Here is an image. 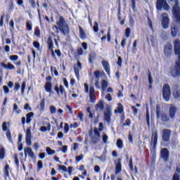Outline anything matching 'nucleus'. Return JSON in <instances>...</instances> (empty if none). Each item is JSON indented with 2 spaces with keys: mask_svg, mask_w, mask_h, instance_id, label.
<instances>
[{
  "mask_svg": "<svg viewBox=\"0 0 180 180\" xmlns=\"http://www.w3.org/2000/svg\"><path fill=\"white\" fill-rule=\"evenodd\" d=\"M24 154H25V155H28L29 157H30V158H33L34 157V152H33V150H32V148H30V147H27V148H25Z\"/></svg>",
  "mask_w": 180,
  "mask_h": 180,
  "instance_id": "26",
  "label": "nucleus"
},
{
  "mask_svg": "<svg viewBox=\"0 0 180 180\" xmlns=\"http://www.w3.org/2000/svg\"><path fill=\"white\" fill-rule=\"evenodd\" d=\"M40 108H39V110L41 112H43V110H44V108L46 106V99L43 98L41 101V103H40Z\"/></svg>",
  "mask_w": 180,
  "mask_h": 180,
  "instance_id": "37",
  "label": "nucleus"
},
{
  "mask_svg": "<svg viewBox=\"0 0 180 180\" xmlns=\"http://www.w3.org/2000/svg\"><path fill=\"white\" fill-rule=\"evenodd\" d=\"M34 34V36H37V37L40 36V28H39V27H35Z\"/></svg>",
  "mask_w": 180,
  "mask_h": 180,
  "instance_id": "45",
  "label": "nucleus"
},
{
  "mask_svg": "<svg viewBox=\"0 0 180 180\" xmlns=\"http://www.w3.org/2000/svg\"><path fill=\"white\" fill-rule=\"evenodd\" d=\"M64 130H65L64 131L65 134H67V133L70 131V126L68 125V123L65 124Z\"/></svg>",
  "mask_w": 180,
  "mask_h": 180,
  "instance_id": "58",
  "label": "nucleus"
},
{
  "mask_svg": "<svg viewBox=\"0 0 180 180\" xmlns=\"http://www.w3.org/2000/svg\"><path fill=\"white\" fill-rule=\"evenodd\" d=\"M37 167H38V169H41V168H43V161L39 160L37 162Z\"/></svg>",
  "mask_w": 180,
  "mask_h": 180,
  "instance_id": "63",
  "label": "nucleus"
},
{
  "mask_svg": "<svg viewBox=\"0 0 180 180\" xmlns=\"http://www.w3.org/2000/svg\"><path fill=\"white\" fill-rule=\"evenodd\" d=\"M171 129H164L162 131V139L165 143H168L169 139H171Z\"/></svg>",
  "mask_w": 180,
  "mask_h": 180,
  "instance_id": "12",
  "label": "nucleus"
},
{
  "mask_svg": "<svg viewBox=\"0 0 180 180\" xmlns=\"http://www.w3.org/2000/svg\"><path fill=\"white\" fill-rule=\"evenodd\" d=\"M77 117H78V119H79L80 122H84V113L83 112H79Z\"/></svg>",
  "mask_w": 180,
  "mask_h": 180,
  "instance_id": "61",
  "label": "nucleus"
},
{
  "mask_svg": "<svg viewBox=\"0 0 180 180\" xmlns=\"http://www.w3.org/2000/svg\"><path fill=\"white\" fill-rule=\"evenodd\" d=\"M65 108H66V109L68 110V112H69L70 115H73L74 111L72 110V108L70 105L66 104Z\"/></svg>",
  "mask_w": 180,
  "mask_h": 180,
  "instance_id": "51",
  "label": "nucleus"
},
{
  "mask_svg": "<svg viewBox=\"0 0 180 180\" xmlns=\"http://www.w3.org/2000/svg\"><path fill=\"white\" fill-rule=\"evenodd\" d=\"M89 98L91 103H95V102H96V98L95 97V88L92 86L89 88Z\"/></svg>",
  "mask_w": 180,
  "mask_h": 180,
  "instance_id": "23",
  "label": "nucleus"
},
{
  "mask_svg": "<svg viewBox=\"0 0 180 180\" xmlns=\"http://www.w3.org/2000/svg\"><path fill=\"white\" fill-rule=\"evenodd\" d=\"M148 84H149V86H148V89H153V76H151V72H148Z\"/></svg>",
  "mask_w": 180,
  "mask_h": 180,
  "instance_id": "33",
  "label": "nucleus"
},
{
  "mask_svg": "<svg viewBox=\"0 0 180 180\" xmlns=\"http://www.w3.org/2000/svg\"><path fill=\"white\" fill-rule=\"evenodd\" d=\"M178 108L174 104H170L169 108V115L166 112H161V106L160 105H156V117L160 119L163 123H168L170 119H175V115Z\"/></svg>",
  "mask_w": 180,
  "mask_h": 180,
  "instance_id": "1",
  "label": "nucleus"
},
{
  "mask_svg": "<svg viewBox=\"0 0 180 180\" xmlns=\"http://www.w3.org/2000/svg\"><path fill=\"white\" fill-rule=\"evenodd\" d=\"M79 68L74 66V71L77 78H79Z\"/></svg>",
  "mask_w": 180,
  "mask_h": 180,
  "instance_id": "46",
  "label": "nucleus"
},
{
  "mask_svg": "<svg viewBox=\"0 0 180 180\" xmlns=\"http://www.w3.org/2000/svg\"><path fill=\"white\" fill-rule=\"evenodd\" d=\"M101 64L107 75H108V77H110V65L109 64V62H108L107 60H102Z\"/></svg>",
  "mask_w": 180,
  "mask_h": 180,
  "instance_id": "20",
  "label": "nucleus"
},
{
  "mask_svg": "<svg viewBox=\"0 0 180 180\" xmlns=\"http://www.w3.org/2000/svg\"><path fill=\"white\" fill-rule=\"evenodd\" d=\"M7 124H8L6 123V122H3L2 130H3V131H6V136L8 141H10V143H12V134L11 133V130L8 129V126H6Z\"/></svg>",
  "mask_w": 180,
  "mask_h": 180,
  "instance_id": "15",
  "label": "nucleus"
},
{
  "mask_svg": "<svg viewBox=\"0 0 180 180\" xmlns=\"http://www.w3.org/2000/svg\"><path fill=\"white\" fill-rule=\"evenodd\" d=\"M9 169H11V167L7 163L6 164L4 168V174L5 179H6V178H11V175L9 174Z\"/></svg>",
  "mask_w": 180,
  "mask_h": 180,
  "instance_id": "27",
  "label": "nucleus"
},
{
  "mask_svg": "<svg viewBox=\"0 0 180 180\" xmlns=\"http://www.w3.org/2000/svg\"><path fill=\"white\" fill-rule=\"evenodd\" d=\"M94 75L95 78L98 80L99 79V78H101V77H106V74L103 70L102 71L96 70L94 72ZM98 80H96L95 82V86L97 89H100L101 86H99V80L98 81Z\"/></svg>",
  "mask_w": 180,
  "mask_h": 180,
  "instance_id": "8",
  "label": "nucleus"
},
{
  "mask_svg": "<svg viewBox=\"0 0 180 180\" xmlns=\"http://www.w3.org/2000/svg\"><path fill=\"white\" fill-rule=\"evenodd\" d=\"M79 30L80 39H82V40H85V39H86V34L85 33V31H84L82 27H81L80 25H79Z\"/></svg>",
  "mask_w": 180,
  "mask_h": 180,
  "instance_id": "29",
  "label": "nucleus"
},
{
  "mask_svg": "<svg viewBox=\"0 0 180 180\" xmlns=\"http://www.w3.org/2000/svg\"><path fill=\"white\" fill-rule=\"evenodd\" d=\"M53 27H56L57 30H60L65 36L70 34V27L63 16L59 17V20L56 21V25H54Z\"/></svg>",
  "mask_w": 180,
  "mask_h": 180,
  "instance_id": "3",
  "label": "nucleus"
},
{
  "mask_svg": "<svg viewBox=\"0 0 180 180\" xmlns=\"http://www.w3.org/2000/svg\"><path fill=\"white\" fill-rule=\"evenodd\" d=\"M131 109L133 111V113L134 115H137V113H139V109H137V108H136V106L132 105L131 106Z\"/></svg>",
  "mask_w": 180,
  "mask_h": 180,
  "instance_id": "54",
  "label": "nucleus"
},
{
  "mask_svg": "<svg viewBox=\"0 0 180 180\" xmlns=\"http://www.w3.org/2000/svg\"><path fill=\"white\" fill-rule=\"evenodd\" d=\"M48 49L49 50H53L54 44L53 43V39L51 37H49L47 40Z\"/></svg>",
  "mask_w": 180,
  "mask_h": 180,
  "instance_id": "32",
  "label": "nucleus"
},
{
  "mask_svg": "<svg viewBox=\"0 0 180 180\" xmlns=\"http://www.w3.org/2000/svg\"><path fill=\"white\" fill-rule=\"evenodd\" d=\"M13 158L15 160V165H17V167H19V159L18 158V153L14 154Z\"/></svg>",
  "mask_w": 180,
  "mask_h": 180,
  "instance_id": "49",
  "label": "nucleus"
},
{
  "mask_svg": "<svg viewBox=\"0 0 180 180\" xmlns=\"http://www.w3.org/2000/svg\"><path fill=\"white\" fill-rule=\"evenodd\" d=\"M20 89V84L19 83H15L13 91L14 92H18Z\"/></svg>",
  "mask_w": 180,
  "mask_h": 180,
  "instance_id": "53",
  "label": "nucleus"
},
{
  "mask_svg": "<svg viewBox=\"0 0 180 180\" xmlns=\"http://www.w3.org/2000/svg\"><path fill=\"white\" fill-rule=\"evenodd\" d=\"M96 60V53L95 52H91L89 55V62L90 64H94V61Z\"/></svg>",
  "mask_w": 180,
  "mask_h": 180,
  "instance_id": "31",
  "label": "nucleus"
},
{
  "mask_svg": "<svg viewBox=\"0 0 180 180\" xmlns=\"http://www.w3.org/2000/svg\"><path fill=\"white\" fill-rule=\"evenodd\" d=\"M46 151L48 155H54V154H56V151L54 150L51 149L50 147H46Z\"/></svg>",
  "mask_w": 180,
  "mask_h": 180,
  "instance_id": "38",
  "label": "nucleus"
},
{
  "mask_svg": "<svg viewBox=\"0 0 180 180\" xmlns=\"http://www.w3.org/2000/svg\"><path fill=\"white\" fill-rule=\"evenodd\" d=\"M130 33H131V30L130 29V27H127L125 30V37L127 38L130 37Z\"/></svg>",
  "mask_w": 180,
  "mask_h": 180,
  "instance_id": "47",
  "label": "nucleus"
},
{
  "mask_svg": "<svg viewBox=\"0 0 180 180\" xmlns=\"http://www.w3.org/2000/svg\"><path fill=\"white\" fill-rule=\"evenodd\" d=\"M33 46L35 49H37L38 50L40 49V43L39 41H34L33 42Z\"/></svg>",
  "mask_w": 180,
  "mask_h": 180,
  "instance_id": "59",
  "label": "nucleus"
},
{
  "mask_svg": "<svg viewBox=\"0 0 180 180\" xmlns=\"http://www.w3.org/2000/svg\"><path fill=\"white\" fill-rule=\"evenodd\" d=\"M9 58L11 61H17V60L19 58V56H18V55H11L10 56Z\"/></svg>",
  "mask_w": 180,
  "mask_h": 180,
  "instance_id": "52",
  "label": "nucleus"
},
{
  "mask_svg": "<svg viewBox=\"0 0 180 180\" xmlns=\"http://www.w3.org/2000/svg\"><path fill=\"white\" fill-rule=\"evenodd\" d=\"M174 54L179 56L178 60L176 62L174 68L171 70V75L173 78L180 77V40L176 39L174 41Z\"/></svg>",
  "mask_w": 180,
  "mask_h": 180,
  "instance_id": "2",
  "label": "nucleus"
},
{
  "mask_svg": "<svg viewBox=\"0 0 180 180\" xmlns=\"http://www.w3.org/2000/svg\"><path fill=\"white\" fill-rule=\"evenodd\" d=\"M25 143L27 146H32V129L30 127L26 130Z\"/></svg>",
  "mask_w": 180,
  "mask_h": 180,
  "instance_id": "18",
  "label": "nucleus"
},
{
  "mask_svg": "<svg viewBox=\"0 0 180 180\" xmlns=\"http://www.w3.org/2000/svg\"><path fill=\"white\" fill-rule=\"evenodd\" d=\"M34 116V112H28L26 115V117H22L21 118L22 124L25 125V124H26V123H27V124H29V123H30V122H32V119H33Z\"/></svg>",
  "mask_w": 180,
  "mask_h": 180,
  "instance_id": "13",
  "label": "nucleus"
},
{
  "mask_svg": "<svg viewBox=\"0 0 180 180\" xmlns=\"http://www.w3.org/2000/svg\"><path fill=\"white\" fill-rule=\"evenodd\" d=\"M151 142H150V152L153 153L152 155V159L153 161H155V151H157V144H158V132L157 131H155L152 134L151 137Z\"/></svg>",
  "mask_w": 180,
  "mask_h": 180,
  "instance_id": "4",
  "label": "nucleus"
},
{
  "mask_svg": "<svg viewBox=\"0 0 180 180\" xmlns=\"http://www.w3.org/2000/svg\"><path fill=\"white\" fill-rule=\"evenodd\" d=\"M129 169L131 171H134V167H133V158H130L129 162Z\"/></svg>",
  "mask_w": 180,
  "mask_h": 180,
  "instance_id": "50",
  "label": "nucleus"
},
{
  "mask_svg": "<svg viewBox=\"0 0 180 180\" xmlns=\"http://www.w3.org/2000/svg\"><path fill=\"white\" fill-rule=\"evenodd\" d=\"M58 169L60 171H63L64 172H67V167L64 165H59Z\"/></svg>",
  "mask_w": 180,
  "mask_h": 180,
  "instance_id": "57",
  "label": "nucleus"
},
{
  "mask_svg": "<svg viewBox=\"0 0 180 180\" xmlns=\"http://www.w3.org/2000/svg\"><path fill=\"white\" fill-rule=\"evenodd\" d=\"M93 30L95 33H98L99 30V25L98 24V22H95L94 27H93Z\"/></svg>",
  "mask_w": 180,
  "mask_h": 180,
  "instance_id": "42",
  "label": "nucleus"
},
{
  "mask_svg": "<svg viewBox=\"0 0 180 180\" xmlns=\"http://www.w3.org/2000/svg\"><path fill=\"white\" fill-rule=\"evenodd\" d=\"M178 33H179V27L178 25L174 24L170 28V34L172 37H176V36H178Z\"/></svg>",
  "mask_w": 180,
  "mask_h": 180,
  "instance_id": "19",
  "label": "nucleus"
},
{
  "mask_svg": "<svg viewBox=\"0 0 180 180\" xmlns=\"http://www.w3.org/2000/svg\"><path fill=\"white\" fill-rule=\"evenodd\" d=\"M105 109V103L103 100H100L95 106L96 112H102Z\"/></svg>",
  "mask_w": 180,
  "mask_h": 180,
  "instance_id": "24",
  "label": "nucleus"
},
{
  "mask_svg": "<svg viewBox=\"0 0 180 180\" xmlns=\"http://www.w3.org/2000/svg\"><path fill=\"white\" fill-rule=\"evenodd\" d=\"M84 158V155L81 154L78 156H76V161L77 162H79V161H81V160H82Z\"/></svg>",
  "mask_w": 180,
  "mask_h": 180,
  "instance_id": "64",
  "label": "nucleus"
},
{
  "mask_svg": "<svg viewBox=\"0 0 180 180\" xmlns=\"http://www.w3.org/2000/svg\"><path fill=\"white\" fill-rule=\"evenodd\" d=\"M173 96L175 99L180 98V87L178 84L174 86Z\"/></svg>",
  "mask_w": 180,
  "mask_h": 180,
  "instance_id": "25",
  "label": "nucleus"
},
{
  "mask_svg": "<svg viewBox=\"0 0 180 180\" xmlns=\"http://www.w3.org/2000/svg\"><path fill=\"white\" fill-rule=\"evenodd\" d=\"M160 157L165 161V162H167L169 160V150L167 148H163L160 150Z\"/></svg>",
  "mask_w": 180,
  "mask_h": 180,
  "instance_id": "14",
  "label": "nucleus"
},
{
  "mask_svg": "<svg viewBox=\"0 0 180 180\" xmlns=\"http://www.w3.org/2000/svg\"><path fill=\"white\" fill-rule=\"evenodd\" d=\"M131 124V120L130 119H127L125 123L123 124V126H128L129 127Z\"/></svg>",
  "mask_w": 180,
  "mask_h": 180,
  "instance_id": "62",
  "label": "nucleus"
},
{
  "mask_svg": "<svg viewBox=\"0 0 180 180\" xmlns=\"http://www.w3.org/2000/svg\"><path fill=\"white\" fill-rule=\"evenodd\" d=\"M117 162L115 161V175H117V174H120L122 172V159L118 158Z\"/></svg>",
  "mask_w": 180,
  "mask_h": 180,
  "instance_id": "21",
  "label": "nucleus"
},
{
  "mask_svg": "<svg viewBox=\"0 0 180 180\" xmlns=\"http://www.w3.org/2000/svg\"><path fill=\"white\" fill-rule=\"evenodd\" d=\"M19 108L18 107V105L16 103L13 104V110H15L17 113V115H19L20 113V110H18Z\"/></svg>",
  "mask_w": 180,
  "mask_h": 180,
  "instance_id": "55",
  "label": "nucleus"
},
{
  "mask_svg": "<svg viewBox=\"0 0 180 180\" xmlns=\"http://www.w3.org/2000/svg\"><path fill=\"white\" fill-rule=\"evenodd\" d=\"M162 98L165 102H169V99H171V86L168 84H165L162 86Z\"/></svg>",
  "mask_w": 180,
  "mask_h": 180,
  "instance_id": "6",
  "label": "nucleus"
},
{
  "mask_svg": "<svg viewBox=\"0 0 180 180\" xmlns=\"http://www.w3.org/2000/svg\"><path fill=\"white\" fill-rule=\"evenodd\" d=\"M49 110H50L51 115H54L56 114V112H57V108L54 105H51L49 108Z\"/></svg>",
  "mask_w": 180,
  "mask_h": 180,
  "instance_id": "43",
  "label": "nucleus"
},
{
  "mask_svg": "<svg viewBox=\"0 0 180 180\" xmlns=\"http://www.w3.org/2000/svg\"><path fill=\"white\" fill-rule=\"evenodd\" d=\"M108 81H106L105 79L101 80V88L103 91H106L108 88Z\"/></svg>",
  "mask_w": 180,
  "mask_h": 180,
  "instance_id": "36",
  "label": "nucleus"
},
{
  "mask_svg": "<svg viewBox=\"0 0 180 180\" xmlns=\"http://www.w3.org/2000/svg\"><path fill=\"white\" fill-rule=\"evenodd\" d=\"M169 4H174L172 7V15L177 23H180L179 0H168Z\"/></svg>",
  "mask_w": 180,
  "mask_h": 180,
  "instance_id": "5",
  "label": "nucleus"
},
{
  "mask_svg": "<svg viewBox=\"0 0 180 180\" xmlns=\"http://www.w3.org/2000/svg\"><path fill=\"white\" fill-rule=\"evenodd\" d=\"M117 146L119 148H123V141L120 139L117 140Z\"/></svg>",
  "mask_w": 180,
  "mask_h": 180,
  "instance_id": "44",
  "label": "nucleus"
},
{
  "mask_svg": "<svg viewBox=\"0 0 180 180\" xmlns=\"http://www.w3.org/2000/svg\"><path fill=\"white\" fill-rule=\"evenodd\" d=\"M169 11V5L167 3V0H157L156 9L157 11Z\"/></svg>",
  "mask_w": 180,
  "mask_h": 180,
  "instance_id": "7",
  "label": "nucleus"
},
{
  "mask_svg": "<svg viewBox=\"0 0 180 180\" xmlns=\"http://www.w3.org/2000/svg\"><path fill=\"white\" fill-rule=\"evenodd\" d=\"M50 131V130H51V124L50 123L47 124V127L42 126L40 127V131L42 132H45V131Z\"/></svg>",
  "mask_w": 180,
  "mask_h": 180,
  "instance_id": "35",
  "label": "nucleus"
},
{
  "mask_svg": "<svg viewBox=\"0 0 180 180\" xmlns=\"http://www.w3.org/2000/svg\"><path fill=\"white\" fill-rule=\"evenodd\" d=\"M146 123L148 127H150V111L148 108H146Z\"/></svg>",
  "mask_w": 180,
  "mask_h": 180,
  "instance_id": "39",
  "label": "nucleus"
},
{
  "mask_svg": "<svg viewBox=\"0 0 180 180\" xmlns=\"http://www.w3.org/2000/svg\"><path fill=\"white\" fill-rule=\"evenodd\" d=\"M164 53L165 57H171V54L172 53V46L171 44H166L165 46Z\"/></svg>",
  "mask_w": 180,
  "mask_h": 180,
  "instance_id": "22",
  "label": "nucleus"
},
{
  "mask_svg": "<svg viewBox=\"0 0 180 180\" xmlns=\"http://www.w3.org/2000/svg\"><path fill=\"white\" fill-rule=\"evenodd\" d=\"M137 41H139V40L135 39L133 45H132V53H136L137 52Z\"/></svg>",
  "mask_w": 180,
  "mask_h": 180,
  "instance_id": "40",
  "label": "nucleus"
},
{
  "mask_svg": "<svg viewBox=\"0 0 180 180\" xmlns=\"http://www.w3.org/2000/svg\"><path fill=\"white\" fill-rule=\"evenodd\" d=\"M26 29L27 30H32V21L26 22Z\"/></svg>",
  "mask_w": 180,
  "mask_h": 180,
  "instance_id": "48",
  "label": "nucleus"
},
{
  "mask_svg": "<svg viewBox=\"0 0 180 180\" xmlns=\"http://www.w3.org/2000/svg\"><path fill=\"white\" fill-rule=\"evenodd\" d=\"M54 91L56 92L58 96H64V98H67V91H65L64 86L60 85L58 87V85H56Z\"/></svg>",
  "mask_w": 180,
  "mask_h": 180,
  "instance_id": "9",
  "label": "nucleus"
},
{
  "mask_svg": "<svg viewBox=\"0 0 180 180\" xmlns=\"http://www.w3.org/2000/svg\"><path fill=\"white\" fill-rule=\"evenodd\" d=\"M51 79L52 77L50 75L46 78V81L47 82L45 83L44 89L48 94H53V84L51 82Z\"/></svg>",
  "mask_w": 180,
  "mask_h": 180,
  "instance_id": "10",
  "label": "nucleus"
},
{
  "mask_svg": "<svg viewBox=\"0 0 180 180\" xmlns=\"http://www.w3.org/2000/svg\"><path fill=\"white\" fill-rule=\"evenodd\" d=\"M0 65L6 70H15V65H12V63H8L7 64H5L4 63H1Z\"/></svg>",
  "mask_w": 180,
  "mask_h": 180,
  "instance_id": "28",
  "label": "nucleus"
},
{
  "mask_svg": "<svg viewBox=\"0 0 180 180\" xmlns=\"http://www.w3.org/2000/svg\"><path fill=\"white\" fill-rule=\"evenodd\" d=\"M112 108L110 107L106 108V111H104V120L107 123H110L112 121Z\"/></svg>",
  "mask_w": 180,
  "mask_h": 180,
  "instance_id": "17",
  "label": "nucleus"
},
{
  "mask_svg": "<svg viewBox=\"0 0 180 180\" xmlns=\"http://www.w3.org/2000/svg\"><path fill=\"white\" fill-rule=\"evenodd\" d=\"M162 27L168 29L169 27V16L167 13H162Z\"/></svg>",
  "mask_w": 180,
  "mask_h": 180,
  "instance_id": "11",
  "label": "nucleus"
},
{
  "mask_svg": "<svg viewBox=\"0 0 180 180\" xmlns=\"http://www.w3.org/2000/svg\"><path fill=\"white\" fill-rule=\"evenodd\" d=\"M21 95H25V89H26V81H23L21 84Z\"/></svg>",
  "mask_w": 180,
  "mask_h": 180,
  "instance_id": "41",
  "label": "nucleus"
},
{
  "mask_svg": "<svg viewBox=\"0 0 180 180\" xmlns=\"http://www.w3.org/2000/svg\"><path fill=\"white\" fill-rule=\"evenodd\" d=\"M108 139L109 138L106 134H103V143H104V144H106V143H108Z\"/></svg>",
  "mask_w": 180,
  "mask_h": 180,
  "instance_id": "56",
  "label": "nucleus"
},
{
  "mask_svg": "<svg viewBox=\"0 0 180 180\" xmlns=\"http://www.w3.org/2000/svg\"><path fill=\"white\" fill-rule=\"evenodd\" d=\"M5 155H6L5 148L0 146V160H4V158H5Z\"/></svg>",
  "mask_w": 180,
  "mask_h": 180,
  "instance_id": "34",
  "label": "nucleus"
},
{
  "mask_svg": "<svg viewBox=\"0 0 180 180\" xmlns=\"http://www.w3.org/2000/svg\"><path fill=\"white\" fill-rule=\"evenodd\" d=\"M123 112H124V108L122 103H119L117 109L114 110V113H123Z\"/></svg>",
  "mask_w": 180,
  "mask_h": 180,
  "instance_id": "30",
  "label": "nucleus"
},
{
  "mask_svg": "<svg viewBox=\"0 0 180 180\" xmlns=\"http://www.w3.org/2000/svg\"><path fill=\"white\" fill-rule=\"evenodd\" d=\"M94 133L96 136L91 137V141L93 144H96L98 141H99V139H101V131H99L96 127H94Z\"/></svg>",
  "mask_w": 180,
  "mask_h": 180,
  "instance_id": "16",
  "label": "nucleus"
},
{
  "mask_svg": "<svg viewBox=\"0 0 180 180\" xmlns=\"http://www.w3.org/2000/svg\"><path fill=\"white\" fill-rule=\"evenodd\" d=\"M172 180H180V175L178 173H174Z\"/></svg>",
  "mask_w": 180,
  "mask_h": 180,
  "instance_id": "60",
  "label": "nucleus"
}]
</instances>
